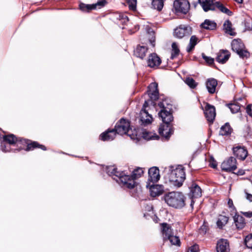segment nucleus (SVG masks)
Instances as JSON below:
<instances>
[{"label":"nucleus","instance_id":"f257e3e1","mask_svg":"<svg viewBox=\"0 0 252 252\" xmlns=\"http://www.w3.org/2000/svg\"><path fill=\"white\" fill-rule=\"evenodd\" d=\"M107 173L123 187L131 189L134 188L136 184L135 180L142 175L144 170L142 168H137L133 171L130 177L123 171H118L117 168L110 167Z\"/></svg>","mask_w":252,"mask_h":252},{"label":"nucleus","instance_id":"f03ea898","mask_svg":"<svg viewBox=\"0 0 252 252\" xmlns=\"http://www.w3.org/2000/svg\"><path fill=\"white\" fill-rule=\"evenodd\" d=\"M186 178L185 172L182 165H179L172 170L169 176V181L171 185L178 188L183 185Z\"/></svg>","mask_w":252,"mask_h":252},{"label":"nucleus","instance_id":"7ed1b4c3","mask_svg":"<svg viewBox=\"0 0 252 252\" xmlns=\"http://www.w3.org/2000/svg\"><path fill=\"white\" fill-rule=\"evenodd\" d=\"M164 200L169 206L175 208H181L185 206V197L179 192H170L164 195Z\"/></svg>","mask_w":252,"mask_h":252},{"label":"nucleus","instance_id":"20e7f679","mask_svg":"<svg viewBox=\"0 0 252 252\" xmlns=\"http://www.w3.org/2000/svg\"><path fill=\"white\" fill-rule=\"evenodd\" d=\"M158 106L160 109L158 113L160 118L165 119V117H166L169 120L174 119L172 115V105L170 99L167 98L162 99V101L158 103Z\"/></svg>","mask_w":252,"mask_h":252},{"label":"nucleus","instance_id":"39448f33","mask_svg":"<svg viewBox=\"0 0 252 252\" xmlns=\"http://www.w3.org/2000/svg\"><path fill=\"white\" fill-rule=\"evenodd\" d=\"M116 133L120 134H127L131 139H134L135 136L138 135L137 132L135 133H131L132 132L129 121L122 118L117 124L114 128Z\"/></svg>","mask_w":252,"mask_h":252},{"label":"nucleus","instance_id":"423d86ee","mask_svg":"<svg viewBox=\"0 0 252 252\" xmlns=\"http://www.w3.org/2000/svg\"><path fill=\"white\" fill-rule=\"evenodd\" d=\"M160 118L163 122V124L161 125L159 127V133L160 135L167 140L174 132L172 124L173 120H168V118L166 117H165V119L163 118Z\"/></svg>","mask_w":252,"mask_h":252},{"label":"nucleus","instance_id":"0eeeda50","mask_svg":"<svg viewBox=\"0 0 252 252\" xmlns=\"http://www.w3.org/2000/svg\"><path fill=\"white\" fill-rule=\"evenodd\" d=\"M232 49L240 57H247L249 53L244 49V45L240 39H234L231 42Z\"/></svg>","mask_w":252,"mask_h":252},{"label":"nucleus","instance_id":"6e6552de","mask_svg":"<svg viewBox=\"0 0 252 252\" xmlns=\"http://www.w3.org/2000/svg\"><path fill=\"white\" fill-rule=\"evenodd\" d=\"M173 7L176 13L187 14L190 8V4L188 0H175Z\"/></svg>","mask_w":252,"mask_h":252},{"label":"nucleus","instance_id":"1a4fd4ad","mask_svg":"<svg viewBox=\"0 0 252 252\" xmlns=\"http://www.w3.org/2000/svg\"><path fill=\"white\" fill-rule=\"evenodd\" d=\"M191 32V27L186 25H180L174 30V35L178 38H182L185 36H189Z\"/></svg>","mask_w":252,"mask_h":252},{"label":"nucleus","instance_id":"9d476101","mask_svg":"<svg viewBox=\"0 0 252 252\" xmlns=\"http://www.w3.org/2000/svg\"><path fill=\"white\" fill-rule=\"evenodd\" d=\"M106 1L105 0H99L96 3L92 4H86L81 3L79 4V8L83 12H90L93 9H100L104 6Z\"/></svg>","mask_w":252,"mask_h":252},{"label":"nucleus","instance_id":"9b49d317","mask_svg":"<svg viewBox=\"0 0 252 252\" xmlns=\"http://www.w3.org/2000/svg\"><path fill=\"white\" fill-rule=\"evenodd\" d=\"M236 168V159L232 157L223 161L221 164V169L224 171H232Z\"/></svg>","mask_w":252,"mask_h":252},{"label":"nucleus","instance_id":"f8f14e48","mask_svg":"<svg viewBox=\"0 0 252 252\" xmlns=\"http://www.w3.org/2000/svg\"><path fill=\"white\" fill-rule=\"evenodd\" d=\"M204 114L207 120L209 122H213L216 117L215 107L207 103L205 108Z\"/></svg>","mask_w":252,"mask_h":252},{"label":"nucleus","instance_id":"ddd939ff","mask_svg":"<svg viewBox=\"0 0 252 252\" xmlns=\"http://www.w3.org/2000/svg\"><path fill=\"white\" fill-rule=\"evenodd\" d=\"M148 181L150 182H157L160 178L159 171L158 167H152L149 169Z\"/></svg>","mask_w":252,"mask_h":252},{"label":"nucleus","instance_id":"4468645a","mask_svg":"<svg viewBox=\"0 0 252 252\" xmlns=\"http://www.w3.org/2000/svg\"><path fill=\"white\" fill-rule=\"evenodd\" d=\"M202 191L201 188L196 184L193 183L190 188L189 195L192 198L191 201L190 205L192 206L194 203L193 198H198L201 196Z\"/></svg>","mask_w":252,"mask_h":252},{"label":"nucleus","instance_id":"2eb2a0df","mask_svg":"<svg viewBox=\"0 0 252 252\" xmlns=\"http://www.w3.org/2000/svg\"><path fill=\"white\" fill-rule=\"evenodd\" d=\"M234 155L239 159L244 160L248 156V151L244 147L238 146L233 149Z\"/></svg>","mask_w":252,"mask_h":252},{"label":"nucleus","instance_id":"dca6fc26","mask_svg":"<svg viewBox=\"0 0 252 252\" xmlns=\"http://www.w3.org/2000/svg\"><path fill=\"white\" fill-rule=\"evenodd\" d=\"M157 83H151L148 88V95L150 98L153 100H156L158 98V91Z\"/></svg>","mask_w":252,"mask_h":252},{"label":"nucleus","instance_id":"f3484780","mask_svg":"<svg viewBox=\"0 0 252 252\" xmlns=\"http://www.w3.org/2000/svg\"><path fill=\"white\" fill-rule=\"evenodd\" d=\"M150 186V194L153 197H156L157 196H159L161 195L164 190V188L163 186L160 185H150V183H149L147 186Z\"/></svg>","mask_w":252,"mask_h":252},{"label":"nucleus","instance_id":"a211bd4d","mask_svg":"<svg viewBox=\"0 0 252 252\" xmlns=\"http://www.w3.org/2000/svg\"><path fill=\"white\" fill-rule=\"evenodd\" d=\"M140 120L142 125H147L152 123L153 118L146 109H142L140 113Z\"/></svg>","mask_w":252,"mask_h":252},{"label":"nucleus","instance_id":"6ab92c4d","mask_svg":"<svg viewBox=\"0 0 252 252\" xmlns=\"http://www.w3.org/2000/svg\"><path fill=\"white\" fill-rule=\"evenodd\" d=\"M198 2L205 12L215 10V2L213 0H198Z\"/></svg>","mask_w":252,"mask_h":252},{"label":"nucleus","instance_id":"aec40b11","mask_svg":"<svg viewBox=\"0 0 252 252\" xmlns=\"http://www.w3.org/2000/svg\"><path fill=\"white\" fill-rule=\"evenodd\" d=\"M217 251L218 252H229V243L226 239H221L217 243Z\"/></svg>","mask_w":252,"mask_h":252},{"label":"nucleus","instance_id":"412c9836","mask_svg":"<svg viewBox=\"0 0 252 252\" xmlns=\"http://www.w3.org/2000/svg\"><path fill=\"white\" fill-rule=\"evenodd\" d=\"M148 65L151 67L158 66L161 63V60L156 54H151L148 58Z\"/></svg>","mask_w":252,"mask_h":252},{"label":"nucleus","instance_id":"4be33fe9","mask_svg":"<svg viewBox=\"0 0 252 252\" xmlns=\"http://www.w3.org/2000/svg\"><path fill=\"white\" fill-rule=\"evenodd\" d=\"M116 133L114 129L111 130L108 129L107 131L100 134V138L103 141L113 140L115 138Z\"/></svg>","mask_w":252,"mask_h":252},{"label":"nucleus","instance_id":"5701e85b","mask_svg":"<svg viewBox=\"0 0 252 252\" xmlns=\"http://www.w3.org/2000/svg\"><path fill=\"white\" fill-rule=\"evenodd\" d=\"M217 85V80L214 78L208 79L206 82L207 89L208 92L211 94L215 93Z\"/></svg>","mask_w":252,"mask_h":252},{"label":"nucleus","instance_id":"b1692460","mask_svg":"<svg viewBox=\"0 0 252 252\" xmlns=\"http://www.w3.org/2000/svg\"><path fill=\"white\" fill-rule=\"evenodd\" d=\"M161 231L164 240H166L173 233L171 226L166 223H163L161 224Z\"/></svg>","mask_w":252,"mask_h":252},{"label":"nucleus","instance_id":"393cba45","mask_svg":"<svg viewBox=\"0 0 252 252\" xmlns=\"http://www.w3.org/2000/svg\"><path fill=\"white\" fill-rule=\"evenodd\" d=\"M230 54L228 51L226 50L220 51L217 56L216 61L219 63H224L229 59Z\"/></svg>","mask_w":252,"mask_h":252},{"label":"nucleus","instance_id":"a878e982","mask_svg":"<svg viewBox=\"0 0 252 252\" xmlns=\"http://www.w3.org/2000/svg\"><path fill=\"white\" fill-rule=\"evenodd\" d=\"M147 47L145 46H139L134 51V55L137 57L143 59L146 55Z\"/></svg>","mask_w":252,"mask_h":252},{"label":"nucleus","instance_id":"bb28decb","mask_svg":"<svg viewBox=\"0 0 252 252\" xmlns=\"http://www.w3.org/2000/svg\"><path fill=\"white\" fill-rule=\"evenodd\" d=\"M235 225L238 229H241L245 225L244 218L240 215H235L234 217Z\"/></svg>","mask_w":252,"mask_h":252},{"label":"nucleus","instance_id":"cd10ccee","mask_svg":"<svg viewBox=\"0 0 252 252\" xmlns=\"http://www.w3.org/2000/svg\"><path fill=\"white\" fill-rule=\"evenodd\" d=\"M223 27L226 33L231 35H235V32L233 31L232 24L229 20L225 21L223 24Z\"/></svg>","mask_w":252,"mask_h":252},{"label":"nucleus","instance_id":"c85d7f7f","mask_svg":"<svg viewBox=\"0 0 252 252\" xmlns=\"http://www.w3.org/2000/svg\"><path fill=\"white\" fill-rule=\"evenodd\" d=\"M216 8L227 15L231 16L232 14V12L229 9L225 7L222 3L219 1L215 2V9Z\"/></svg>","mask_w":252,"mask_h":252},{"label":"nucleus","instance_id":"c756f323","mask_svg":"<svg viewBox=\"0 0 252 252\" xmlns=\"http://www.w3.org/2000/svg\"><path fill=\"white\" fill-rule=\"evenodd\" d=\"M216 25L215 22L208 19L205 20L204 23L201 24L202 28L210 30H214L216 27Z\"/></svg>","mask_w":252,"mask_h":252},{"label":"nucleus","instance_id":"7c9ffc66","mask_svg":"<svg viewBox=\"0 0 252 252\" xmlns=\"http://www.w3.org/2000/svg\"><path fill=\"white\" fill-rule=\"evenodd\" d=\"M232 130V129L229 124L226 123L224 126L221 127L220 130V134L221 135H228L231 134Z\"/></svg>","mask_w":252,"mask_h":252},{"label":"nucleus","instance_id":"2f4dec72","mask_svg":"<svg viewBox=\"0 0 252 252\" xmlns=\"http://www.w3.org/2000/svg\"><path fill=\"white\" fill-rule=\"evenodd\" d=\"M142 137L147 140L156 139L158 137V136L155 133H154L152 132H149L146 130H143L142 132Z\"/></svg>","mask_w":252,"mask_h":252},{"label":"nucleus","instance_id":"473e14b6","mask_svg":"<svg viewBox=\"0 0 252 252\" xmlns=\"http://www.w3.org/2000/svg\"><path fill=\"white\" fill-rule=\"evenodd\" d=\"M197 41L198 38L195 36L192 35L191 36L189 43L187 48V51L188 52H190L194 49L195 46L197 43Z\"/></svg>","mask_w":252,"mask_h":252},{"label":"nucleus","instance_id":"72a5a7b5","mask_svg":"<svg viewBox=\"0 0 252 252\" xmlns=\"http://www.w3.org/2000/svg\"><path fill=\"white\" fill-rule=\"evenodd\" d=\"M228 220V218L225 216L220 215L219 217L218 220L217 222L218 226L219 228H222L224 226Z\"/></svg>","mask_w":252,"mask_h":252},{"label":"nucleus","instance_id":"f704fd0d","mask_svg":"<svg viewBox=\"0 0 252 252\" xmlns=\"http://www.w3.org/2000/svg\"><path fill=\"white\" fill-rule=\"evenodd\" d=\"M35 148H40L42 150H44V151L46 150V147L44 145H40L36 142H33L30 144H29L27 145L26 150L27 151L32 150L33 149H34Z\"/></svg>","mask_w":252,"mask_h":252},{"label":"nucleus","instance_id":"c9c22d12","mask_svg":"<svg viewBox=\"0 0 252 252\" xmlns=\"http://www.w3.org/2000/svg\"><path fill=\"white\" fill-rule=\"evenodd\" d=\"M3 140L7 142L9 144H14L18 141L17 137L13 134H9L3 136Z\"/></svg>","mask_w":252,"mask_h":252},{"label":"nucleus","instance_id":"e433bc0d","mask_svg":"<svg viewBox=\"0 0 252 252\" xmlns=\"http://www.w3.org/2000/svg\"><path fill=\"white\" fill-rule=\"evenodd\" d=\"M152 7L158 11L162 9L163 6V0H153L152 2Z\"/></svg>","mask_w":252,"mask_h":252},{"label":"nucleus","instance_id":"4c0bfd02","mask_svg":"<svg viewBox=\"0 0 252 252\" xmlns=\"http://www.w3.org/2000/svg\"><path fill=\"white\" fill-rule=\"evenodd\" d=\"M184 81L191 89H194L198 85V83L191 77L186 78Z\"/></svg>","mask_w":252,"mask_h":252},{"label":"nucleus","instance_id":"58836bf2","mask_svg":"<svg viewBox=\"0 0 252 252\" xmlns=\"http://www.w3.org/2000/svg\"><path fill=\"white\" fill-rule=\"evenodd\" d=\"M116 19L122 24H126L128 21V18L126 14L118 13L116 15Z\"/></svg>","mask_w":252,"mask_h":252},{"label":"nucleus","instance_id":"ea45409f","mask_svg":"<svg viewBox=\"0 0 252 252\" xmlns=\"http://www.w3.org/2000/svg\"><path fill=\"white\" fill-rule=\"evenodd\" d=\"M179 49L178 47V45L175 42L172 44V53L171 58L172 59L176 57L179 53Z\"/></svg>","mask_w":252,"mask_h":252},{"label":"nucleus","instance_id":"a19ab883","mask_svg":"<svg viewBox=\"0 0 252 252\" xmlns=\"http://www.w3.org/2000/svg\"><path fill=\"white\" fill-rule=\"evenodd\" d=\"M167 240H169L172 245L178 246L180 245V240L179 237L174 236L173 233Z\"/></svg>","mask_w":252,"mask_h":252},{"label":"nucleus","instance_id":"79ce46f5","mask_svg":"<svg viewBox=\"0 0 252 252\" xmlns=\"http://www.w3.org/2000/svg\"><path fill=\"white\" fill-rule=\"evenodd\" d=\"M228 107L232 113H236L240 109V106L237 103L230 104L228 105Z\"/></svg>","mask_w":252,"mask_h":252},{"label":"nucleus","instance_id":"37998d69","mask_svg":"<svg viewBox=\"0 0 252 252\" xmlns=\"http://www.w3.org/2000/svg\"><path fill=\"white\" fill-rule=\"evenodd\" d=\"M245 243L247 247L249 249H252V234L246 237Z\"/></svg>","mask_w":252,"mask_h":252},{"label":"nucleus","instance_id":"c03bdc74","mask_svg":"<svg viewBox=\"0 0 252 252\" xmlns=\"http://www.w3.org/2000/svg\"><path fill=\"white\" fill-rule=\"evenodd\" d=\"M146 30L147 32V33L148 34H150L152 36V38L149 39V41L151 43V44L153 46H155V36L154 35V31L151 30L148 26L146 27Z\"/></svg>","mask_w":252,"mask_h":252},{"label":"nucleus","instance_id":"a18cd8bd","mask_svg":"<svg viewBox=\"0 0 252 252\" xmlns=\"http://www.w3.org/2000/svg\"><path fill=\"white\" fill-rule=\"evenodd\" d=\"M129 8L131 10H135L136 7L137 0H127Z\"/></svg>","mask_w":252,"mask_h":252},{"label":"nucleus","instance_id":"49530a36","mask_svg":"<svg viewBox=\"0 0 252 252\" xmlns=\"http://www.w3.org/2000/svg\"><path fill=\"white\" fill-rule=\"evenodd\" d=\"M202 58L204 59V60L209 64H212L214 63V59L207 57L205 55L204 53L202 54Z\"/></svg>","mask_w":252,"mask_h":252},{"label":"nucleus","instance_id":"de8ad7c7","mask_svg":"<svg viewBox=\"0 0 252 252\" xmlns=\"http://www.w3.org/2000/svg\"><path fill=\"white\" fill-rule=\"evenodd\" d=\"M188 252H199V246L197 244H194L189 249Z\"/></svg>","mask_w":252,"mask_h":252},{"label":"nucleus","instance_id":"09e8293b","mask_svg":"<svg viewBox=\"0 0 252 252\" xmlns=\"http://www.w3.org/2000/svg\"><path fill=\"white\" fill-rule=\"evenodd\" d=\"M209 162V165L211 167H212L213 168H215L216 167H217V161L215 160V159L212 157H210Z\"/></svg>","mask_w":252,"mask_h":252},{"label":"nucleus","instance_id":"8fccbe9b","mask_svg":"<svg viewBox=\"0 0 252 252\" xmlns=\"http://www.w3.org/2000/svg\"><path fill=\"white\" fill-rule=\"evenodd\" d=\"M245 193V197L246 198L247 200L249 202H252V194L249 193L246 190L244 191Z\"/></svg>","mask_w":252,"mask_h":252},{"label":"nucleus","instance_id":"3c124183","mask_svg":"<svg viewBox=\"0 0 252 252\" xmlns=\"http://www.w3.org/2000/svg\"><path fill=\"white\" fill-rule=\"evenodd\" d=\"M246 112L249 116L252 117V104L249 105L247 106Z\"/></svg>","mask_w":252,"mask_h":252},{"label":"nucleus","instance_id":"603ef678","mask_svg":"<svg viewBox=\"0 0 252 252\" xmlns=\"http://www.w3.org/2000/svg\"><path fill=\"white\" fill-rule=\"evenodd\" d=\"M243 214L245 217L247 218L252 217V211L243 212Z\"/></svg>","mask_w":252,"mask_h":252},{"label":"nucleus","instance_id":"864d4df0","mask_svg":"<svg viewBox=\"0 0 252 252\" xmlns=\"http://www.w3.org/2000/svg\"><path fill=\"white\" fill-rule=\"evenodd\" d=\"M227 204H228V205L229 208H234L233 201H232V199H228V202H227Z\"/></svg>","mask_w":252,"mask_h":252},{"label":"nucleus","instance_id":"5fc2aeb1","mask_svg":"<svg viewBox=\"0 0 252 252\" xmlns=\"http://www.w3.org/2000/svg\"><path fill=\"white\" fill-rule=\"evenodd\" d=\"M148 101H145L143 104V108L142 109H146V108L148 107Z\"/></svg>","mask_w":252,"mask_h":252},{"label":"nucleus","instance_id":"6e6d98bb","mask_svg":"<svg viewBox=\"0 0 252 252\" xmlns=\"http://www.w3.org/2000/svg\"><path fill=\"white\" fill-rule=\"evenodd\" d=\"M236 2L238 3H242L243 0H234Z\"/></svg>","mask_w":252,"mask_h":252},{"label":"nucleus","instance_id":"4d7b16f0","mask_svg":"<svg viewBox=\"0 0 252 252\" xmlns=\"http://www.w3.org/2000/svg\"><path fill=\"white\" fill-rule=\"evenodd\" d=\"M2 150H3V151H4L5 152H8V151H9V150H6V149H4V148H2Z\"/></svg>","mask_w":252,"mask_h":252},{"label":"nucleus","instance_id":"13d9d810","mask_svg":"<svg viewBox=\"0 0 252 252\" xmlns=\"http://www.w3.org/2000/svg\"><path fill=\"white\" fill-rule=\"evenodd\" d=\"M244 173V172L242 171V172H239V174L243 175Z\"/></svg>","mask_w":252,"mask_h":252}]
</instances>
